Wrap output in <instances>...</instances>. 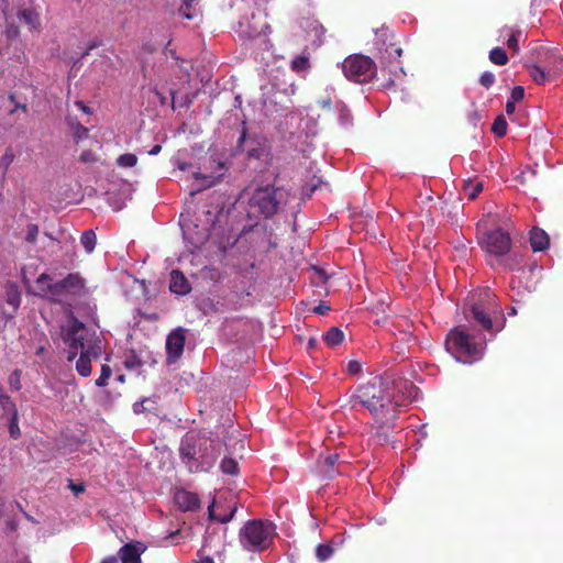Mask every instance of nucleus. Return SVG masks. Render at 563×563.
Instances as JSON below:
<instances>
[{"mask_svg": "<svg viewBox=\"0 0 563 563\" xmlns=\"http://www.w3.org/2000/svg\"><path fill=\"white\" fill-rule=\"evenodd\" d=\"M417 394V387L407 380L374 377L357 386L350 397V405L352 408L364 407L371 412L373 435L379 443H385L396 427L398 408L405 406L406 400L416 399Z\"/></svg>", "mask_w": 563, "mask_h": 563, "instance_id": "f257e3e1", "label": "nucleus"}, {"mask_svg": "<svg viewBox=\"0 0 563 563\" xmlns=\"http://www.w3.org/2000/svg\"><path fill=\"white\" fill-rule=\"evenodd\" d=\"M63 341L68 347L67 361H76V371L87 377L91 374V361L98 360L103 351L102 341L95 331L89 330L85 323L73 318L66 327H63Z\"/></svg>", "mask_w": 563, "mask_h": 563, "instance_id": "f03ea898", "label": "nucleus"}, {"mask_svg": "<svg viewBox=\"0 0 563 563\" xmlns=\"http://www.w3.org/2000/svg\"><path fill=\"white\" fill-rule=\"evenodd\" d=\"M465 317L470 322L489 332L492 336L504 328L503 309L496 295L489 289H484L477 295L470 309L465 311Z\"/></svg>", "mask_w": 563, "mask_h": 563, "instance_id": "7ed1b4c3", "label": "nucleus"}, {"mask_svg": "<svg viewBox=\"0 0 563 563\" xmlns=\"http://www.w3.org/2000/svg\"><path fill=\"white\" fill-rule=\"evenodd\" d=\"M47 274H42L36 279L40 295L58 303L67 302L70 298L84 292L85 280L78 274H68L65 278L51 283Z\"/></svg>", "mask_w": 563, "mask_h": 563, "instance_id": "20e7f679", "label": "nucleus"}, {"mask_svg": "<svg viewBox=\"0 0 563 563\" xmlns=\"http://www.w3.org/2000/svg\"><path fill=\"white\" fill-rule=\"evenodd\" d=\"M288 202V192L272 185L254 190L249 200V217L269 219Z\"/></svg>", "mask_w": 563, "mask_h": 563, "instance_id": "39448f33", "label": "nucleus"}, {"mask_svg": "<svg viewBox=\"0 0 563 563\" xmlns=\"http://www.w3.org/2000/svg\"><path fill=\"white\" fill-rule=\"evenodd\" d=\"M485 340L475 341V338L461 328L450 331L445 340L446 351L457 361L472 364L484 355Z\"/></svg>", "mask_w": 563, "mask_h": 563, "instance_id": "423d86ee", "label": "nucleus"}, {"mask_svg": "<svg viewBox=\"0 0 563 563\" xmlns=\"http://www.w3.org/2000/svg\"><path fill=\"white\" fill-rule=\"evenodd\" d=\"M276 536V527L269 520L252 519L239 531V541L247 552H262L271 547Z\"/></svg>", "mask_w": 563, "mask_h": 563, "instance_id": "0eeeda50", "label": "nucleus"}, {"mask_svg": "<svg viewBox=\"0 0 563 563\" xmlns=\"http://www.w3.org/2000/svg\"><path fill=\"white\" fill-rule=\"evenodd\" d=\"M344 76L355 82H368L375 75V63L364 55H351L342 63Z\"/></svg>", "mask_w": 563, "mask_h": 563, "instance_id": "6e6552de", "label": "nucleus"}, {"mask_svg": "<svg viewBox=\"0 0 563 563\" xmlns=\"http://www.w3.org/2000/svg\"><path fill=\"white\" fill-rule=\"evenodd\" d=\"M482 249L494 257H501L510 251L511 239L507 232L501 229L487 231L479 240Z\"/></svg>", "mask_w": 563, "mask_h": 563, "instance_id": "1a4fd4ad", "label": "nucleus"}, {"mask_svg": "<svg viewBox=\"0 0 563 563\" xmlns=\"http://www.w3.org/2000/svg\"><path fill=\"white\" fill-rule=\"evenodd\" d=\"M203 444H208V439L199 434H187L180 442L179 454L190 472L191 466L199 465Z\"/></svg>", "mask_w": 563, "mask_h": 563, "instance_id": "9d476101", "label": "nucleus"}, {"mask_svg": "<svg viewBox=\"0 0 563 563\" xmlns=\"http://www.w3.org/2000/svg\"><path fill=\"white\" fill-rule=\"evenodd\" d=\"M16 511L22 512L29 521L36 523L35 519L23 510L20 503L14 500H3L0 504V518L10 531H15L18 529L19 522L15 519Z\"/></svg>", "mask_w": 563, "mask_h": 563, "instance_id": "9b49d317", "label": "nucleus"}, {"mask_svg": "<svg viewBox=\"0 0 563 563\" xmlns=\"http://www.w3.org/2000/svg\"><path fill=\"white\" fill-rule=\"evenodd\" d=\"M346 462L340 459L338 453H331L320 456L317 461V472L327 479H332L336 475L343 474L342 466Z\"/></svg>", "mask_w": 563, "mask_h": 563, "instance_id": "f8f14e48", "label": "nucleus"}, {"mask_svg": "<svg viewBox=\"0 0 563 563\" xmlns=\"http://www.w3.org/2000/svg\"><path fill=\"white\" fill-rule=\"evenodd\" d=\"M199 465L191 466V472H208L220 455L221 444L218 441L208 439V444H203Z\"/></svg>", "mask_w": 563, "mask_h": 563, "instance_id": "ddd939ff", "label": "nucleus"}, {"mask_svg": "<svg viewBox=\"0 0 563 563\" xmlns=\"http://www.w3.org/2000/svg\"><path fill=\"white\" fill-rule=\"evenodd\" d=\"M0 406L4 415L10 416L9 421V433L11 438L18 439L21 434L20 428H19V412L15 404L12 401L10 396L3 393L2 388L0 387Z\"/></svg>", "mask_w": 563, "mask_h": 563, "instance_id": "4468645a", "label": "nucleus"}, {"mask_svg": "<svg viewBox=\"0 0 563 563\" xmlns=\"http://www.w3.org/2000/svg\"><path fill=\"white\" fill-rule=\"evenodd\" d=\"M238 151L246 152L249 158L260 159L265 153L264 144L256 137L247 136L245 129L238 141Z\"/></svg>", "mask_w": 563, "mask_h": 563, "instance_id": "2eb2a0df", "label": "nucleus"}, {"mask_svg": "<svg viewBox=\"0 0 563 563\" xmlns=\"http://www.w3.org/2000/svg\"><path fill=\"white\" fill-rule=\"evenodd\" d=\"M185 345V333L183 329L170 332L166 340L167 360L175 363L183 354Z\"/></svg>", "mask_w": 563, "mask_h": 563, "instance_id": "dca6fc26", "label": "nucleus"}, {"mask_svg": "<svg viewBox=\"0 0 563 563\" xmlns=\"http://www.w3.org/2000/svg\"><path fill=\"white\" fill-rule=\"evenodd\" d=\"M238 504L235 501L230 503L224 510V507L220 500H213L208 507V517L210 520L228 523L233 519Z\"/></svg>", "mask_w": 563, "mask_h": 563, "instance_id": "f3484780", "label": "nucleus"}, {"mask_svg": "<svg viewBox=\"0 0 563 563\" xmlns=\"http://www.w3.org/2000/svg\"><path fill=\"white\" fill-rule=\"evenodd\" d=\"M142 542L128 543L120 551L121 563H141V554L145 551Z\"/></svg>", "mask_w": 563, "mask_h": 563, "instance_id": "a211bd4d", "label": "nucleus"}, {"mask_svg": "<svg viewBox=\"0 0 563 563\" xmlns=\"http://www.w3.org/2000/svg\"><path fill=\"white\" fill-rule=\"evenodd\" d=\"M175 503L184 511H194L199 508V498L195 493L179 489L174 496Z\"/></svg>", "mask_w": 563, "mask_h": 563, "instance_id": "6ab92c4d", "label": "nucleus"}, {"mask_svg": "<svg viewBox=\"0 0 563 563\" xmlns=\"http://www.w3.org/2000/svg\"><path fill=\"white\" fill-rule=\"evenodd\" d=\"M216 164V170L211 174H202L196 173L195 178L203 180V187H211L216 184L220 183L224 176V173L228 170V165L225 162L213 161Z\"/></svg>", "mask_w": 563, "mask_h": 563, "instance_id": "aec40b11", "label": "nucleus"}, {"mask_svg": "<svg viewBox=\"0 0 563 563\" xmlns=\"http://www.w3.org/2000/svg\"><path fill=\"white\" fill-rule=\"evenodd\" d=\"M529 241L533 252L545 251L550 245L549 234L538 227L531 229Z\"/></svg>", "mask_w": 563, "mask_h": 563, "instance_id": "412c9836", "label": "nucleus"}, {"mask_svg": "<svg viewBox=\"0 0 563 563\" xmlns=\"http://www.w3.org/2000/svg\"><path fill=\"white\" fill-rule=\"evenodd\" d=\"M169 289L177 295H187L191 287L185 275L180 271L174 269L170 273Z\"/></svg>", "mask_w": 563, "mask_h": 563, "instance_id": "4be33fe9", "label": "nucleus"}, {"mask_svg": "<svg viewBox=\"0 0 563 563\" xmlns=\"http://www.w3.org/2000/svg\"><path fill=\"white\" fill-rule=\"evenodd\" d=\"M544 65L548 69V75L552 77L558 76L563 71V55L559 51H551L545 56Z\"/></svg>", "mask_w": 563, "mask_h": 563, "instance_id": "5701e85b", "label": "nucleus"}, {"mask_svg": "<svg viewBox=\"0 0 563 563\" xmlns=\"http://www.w3.org/2000/svg\"><path fill=\"white\" fill-rule=\"evenodd\" d=\"M18 18L20 22L27 25L31 30H35L40 25L38 14L32 9H23L19 12Z\"/></svg>", "mask_w": 563, "mask_h": 563, "instance_id": "b1692460", "label": "nucleus"}, {"mask_svg": "<svg viewBox=\"0 0 563 563\" xmlns=\"http://www.w3.org/2000/svg\"><path fill=\"white\" fill-rule=\"evenodd\" d=\"M330 347L341 344L344 340V333L339 328H331L323 336Z\"/></svg>", "mask_w": 563, "mask_h": 563, "instance_id": "393cba45", "label": "nucleus"}, {"mask_svg": "<svg viewBox=\"0 0 563 563\" xmlns=\"http://www.w3.org/2000/svg\"><path fill=\"white\" fill-rule=\"evenodd\" d=\"M510 32L509 38L507 40V46L514 52H519V36L521 35L520 30H512L508 26H504L499 30L500 34Z\"/></svg>", "mask_w": 563, "mask_h": 563, "instance_id": "a878e982", "label": "nucleus"}, {"mask_svg": "<svg viewBox=\"0 0 563 563\" xmlns=\"http://www.w3.org/2000/svg\"><path fill=\"white\" fill-rule=\"evenodd\" d=\"M489 60L498 66H504L508 63L509 58L506 51L499 46L494 47L489 52Z\"/></svg>", "mask_w": 563, "mask_h": 563, "instance_id": "bb28decb", "label": "nucleus"}, {"mask_svg": "<svg viewBox=\"0 0 563 563\" xmlns=\"http://www.w3.org/2000/svg\"><path fill=\"white\" fill-rule=\"evenodd\" d=\"M530 77L534 82L541 85L548 81L550 78H553L551 75H548V69L545 66L542 68L538 65H534L530 69Z\"/></svg>", "mask_w": 563, "mask_h": 563, "instance_id": "cd10ccee", "label": "nucleus"}, {"mask_svg": "<svg viewBox=\"0 0 563 563\" xmlns=\"http://www.w3.org/2000/svg\"><path fill=\"white\" fill-rule=\"evenodd\" d=\"M80 242L87 253H91L97 243L96 233L92 230H86L80 238Z\"/></svg>", "mask_w": 563, "mask_h": 563, "instance_id": "c85d7f7f", "label": "nucleus"}, {"mask_svg": "<svg viewBox=\"0 0 563 563\" xmlns=\"http://www.w3.org/2000/svg\"><path fill=\"white\" fill-rule=\"evenodd\" d=\"M14 153L11 147H8L4 154L0 158V172L2 174V177L7 175V172L10 167V165L14 161Z\"/></svg>", "mask_w": 563, "mask_h": 563, "instance_id": "c756f323", "label": "nucleus"}, {"mask_svg": "<svg viewBox=\"0 0 563 563\" xmlns=\"http://www.w3.org/2000/svg\"><path fill=\"white\" fill-rule=\"evenodd\" d=\"M492 131L496 136H504L507 133V121L503 114L498 115L492 126Z\"/></svg>", "mask_w": 563, "mask_h": 563, "instance_id": "7c9ffc66", "label": "nucleus"}, {"mask_svg": "<svg viewBox=\"0 0 563 563\" xmlns=\"http://www.w3.org/2000/svg\"><path fill=\"white\" fill-rule=\"evenodd\" d=\"M220 467L224 474H229V475H235V474H238V471H239L238 462L231 457H224L221 461Z\"/></svg>", "mask_w": 563, "mask_h": 563, "instance_id": "2f4dec72", "label": "nucleus"}, {"mask_svg": "<svg viewBox=\"0 0 563 563\" xmlns=\"http://www.w3.org/2000/svg\"><path fill=\"white\" fill-rule=\"evenodd\" d=\"M333 548L330 544H319L316 549V556L318 561L324 562L331 558Z\"/></svg>", "mask_w": 563, "mask_h": 563, "instance_id": "473e14b6", "label": "nucleus"}, {"mask_svg": "<svg viewBox=\"0 0 563 563\" xmlns=\"http://www.w3.org/2000/svg\"><path fill=\"white\" fill-rule=\"evenodd\" d=\"M117 163L121 167H133L137 163V157L132 153H125L118 157Z\"/></svg>", "mask_w": 563, "mask_h": 563, "instance_id": "72a5a7b5", "label": "nucleus"}, {"mask_svg": "<svg viewBox=\"0 0 563 563\" xmlns=\"http://www.w3.org/2000/svg\"><path fill=\"white\" fill-rule=\"evenodd\" d=\"M89 135V130L81 125L80 123H76L73 125V136L74 140L78 143L82 140H86Z\"/></svg>", "mask_w": 563, "mask_h": 563, "instance_id": "f704fd0d", "label": "nucleus"}, {"mask_svg": "<svg viewBox=\"0 0 563 563\" xmlns=\"http://www.w3.org/2000/svg\"><path fill=\"white\" fill-rule=\"evenodd\" d=\"M38 232H40V229H38L37 224H35V223L27 224L26 234L24 238L25 242L34 244L37 240Z\"/></svg>", "mask_w": 563, "mask_h": 563, "instance_id": "c9c22d12", "label": "nucleus"}, {"mask_svg": "<svg viewBox=\"0 0 563 563\" xmlns=\"http://www.w3.org/2000/svg\"><path fill=\"white\" fill-rule=\"evenodd\" d=\"M291 67L296 71L306 70L309 67V58L306 56H297L291 62Z\"/></svg>", "mask_w": 563, "mask_h": 563, "instance_id": "e433bc0d", "label": "nucleus"}, {"mask_svg": "<svg viewBox=\"0 0 563 563\" xmlns=\"http://www.w3.org/2000/svg\"><path fill=\"white\" fill-rule=\"evenodd\" d=\"M111 374H112V371H111L110 366L102 365L101 374H100L99 378L96 379V385L98 387H104L108 384V379L111 376Z\"/></svg>", "mask_w": 563, "mask_h": 563, "instance_id": "4c0bfd02", "label": "nucleus"}, {"mask_svg": "<svg viewBox=\"0 0 563 563\" xmlns=\"http://www.w3.org/2000/svg\"><path fill=\"white\" fill-rule=\"evenodd\" d=\"M464 190L471 199H474L483 190V185L481 183H467L464 187Z\"/></svg>", "mask_w": 563, "mask_h": 563, "instance_id": "58836bf2", "label": "nucleus"}, {"mask_svg": "<svg viewBox=\"0 0 563 563\" xmlns=\"http://www.w3.org/2000/svg\"><path fill=\"white\" fill-rule=\"evenodd\" d=\"M268 30L269 25L267 23H264L261 29L250 25V31H247L245 34L249 38H255L262 34H266Z\"/></svg>", "mask_w": 563, "mask_h": 563, "instance_id": "ea45409f", "label": "nucleus"}, {"mask_svg": "<svg viewBox=\"0 0 563 563\" xmlns=\"http://www.w3.org/2000/svg\"><path fill=\"white\" fill-rule=\"evenodd\" d=\"M313 273H314V276H313V283L317 284V285H320V284H325L329 276L327 275V273L322 269V268H319V267H313Z\"/></svg>", "mask_w": 563, "mask_h": 563, "instance_id": "a19ab883", "label": "nucleus"}, {"mask_svg": "<svg viewBox=\"0 0 563 563\" xmlns=\"http://www.w3.org/2000/svg\"><path fill=\"white\" fill-rule=\"evenodd\" d=\"M479 82L485 88H490L495 82V75L492 71H484L479 78Z\"/></svg>", "mask_w": 563, "mask_h": 563, "instance_id": "79ce46f5", "label": "nucleus"}, {"mask_svg": "<svg viewBox=\"0 0 563 563\" xmlns=\"http://www.w3.org/2000/svg\"><path fill=\"white\" fill-rule=\"evenodd\" d=\"M20 301L21 298L16 290L11 289L7 292V302L10 306H12L13 308H18L20 306Z\"/></svg>", "mask_w": 563, "mask_h": 563, "instance_id": "37998d69", "label": "nucleus"}, {"mask_svg": "<svg viewBox=\"0 0 563 563\" xmlns=\"http://www.w3.org/2000/svg\"><path fill=\"white\" fill-rule=\"evenodd\" d=\"M145 404H153V401L150 398H144L141 401H136L133 405V411L139 415V413H142L144 411L152 410V408L145 407Z\"/></svg>", "mask_w": 563, "mask_h": 563, "instance_id": "c03bdc74", "label": "nucleus"}, {"mask_svg": "<svg viewBox=\"0 0 563 563\" xmlns=\"http://www.w3.org/2000/svg\"><path fill=\"white\" fill-rule=\"evenodd\" d=\"M20 375H21L20 371L15 369L9 376V385H10L11 389L19 390L21 388Z\"/></svg>", "mask_w": 563, "mask_h": 563, "instance_id": "a18cd8bd", "label": "nucleus"}, {"mask_svg": "<svg viewBox=\"0 0 563 563\" xmlns=\"http://www.w3.org/2000/svg\"><path fill=\"white\" fill-rule=\"evenodd\" d=\"M340 122L342 125H349L351 123V115L349 110L345 108L344 104H340Z\"/></svg>", "mask_w": 563, "mask_h": 563, "instance_id": "49530a36", "label": "nucleus"}, {"mask_svg": "<svg viewBox=\"0 0 563 563\" xmlns=\"http://www.w3.org/2000/svg\"><path fill=\"white\" fill-rule=\"evenodd\" d=\"M523 97H525V89H523V87L516 86L512 89V91H511L509 100H511L514 102H518V101H521L523 99Z\"/></svg>", "mask_w": 563, "mask_h": 563, "instance_id": "de8ad7c7", "label": "nucleus"}, {"mask_svg": "<svg viewBox=\"0 0 563 563\" xmlns=\"http://www.w3.org/2000/svg\"><path fill=\"white\" fill-rule=\"evenodd\" d=\"M79 159L82 162V163H93L97 161V157H96V154L92 152V151H84L81 154H80V157Z\"/></svg>", "mask_w": 563, "mask_h": 563, "instance_id": "09e8293b", "label": "nucleus"}, {"mask_svg": "<svg viewBox=\"0 0 563 563\" xmlns=\"http://www.w3.org/2000/svg\"><path fill=\"white\" fill-rule=\"evenodd\" d=\"M362 365L357 361H350L347 364V372L352 375H356L361 372Z\"/></svg>", "mask_w": 563, "mask_h": 563, "instance_id": "8fccbe9b", "label": "nucleus"}, {"mask_svg": "<svg viewBox=\"0 0 563 563\" xmlns=\"http://www.w3.org/2000/svg\"><path fill=\"white\" fill-rule=\"evenodd\" d=\"M330 310V307L329 306H325V305H319L314 308V312L319 313V314H324L325 312H328Z\"/></svg>", "mask_w": 563, "mask_h": 563, "instance_id": "3c124183", "label": "nucleus"}, {"mask_svg": "<svg viewBox=\"0 0 563 563\" xmlns=\"http://www.w3.org/2000/svg\"><path fill=\"white\" fill-rule=\"evenodd\" d=\"M516 102L511 101V100H508L507 103H506V112L508 114H512L516 110V107H515Z\"/></svg>", "mask_w": 563, "mask_h": 563, "instance_id": "603ef678", "label": "nucleus"}, {"mask_svg": "<svg viewBox=\"0 0 563 563\" xmlns=\"http://www.w3.org/2000/svg\"><path fill=\"white\" fill-rule=\"evenodd\" d=\"M69 487H70V488H71L76 494L84 492V486H81V485H76V484H74L73 482H70Z\"/></svg>", "mask_w": 563, "mask_h": 563, "instance_id": "864d4df0", "label": "nucleus"}, {"mask_svg": "<svg viewBox=\"0 0 563 563\" xmlns=\"http://www.w3.org/2000/svg\"><path fill=\"white\" fill-rule=\"evenodd\" d=\"M101 563H119V559L117 556H108L104 558Z\"/></svg>", "mask_w": 563, "mask_h": 563, "instance_id": "5fc2aeb1", "label": "nucleus"}, {"mask_svg": "<svg viewBox=\"0 0 563 563\" xmlns=\"http://www.w3.org/2000/svg\"><path fill=\"white\" fill-rule=\"evenodd\" d=\"M161 151H162V146H161V145H154V146L148 151V154H150V155H157Z\"/></svg>", "mask_w": 563, "mask_h": 563, "instance_id": "6e6d98bb", "label": "nucleus"}, {"mask_svg": "<svg viewBox=\"0 0 563 563\" xmlns=\"http://www.w3.org/2000/svg\"><path fill=\"white\" fill-rule=\"evenodd\" d=\"M318 341L314 338H310L308 341V350H313L317 346Z\"/></svg>", "mask_w": 563, "mask_h": 563, "instance_id": "4d7b16f0", "label": "nucleus"}, {"mask_svg": "<svg viewBox=\"0 0 563 563\" xmlns=\"http://www.w3.org/2000/svg\"><path fill=\"white\" fill-rule=\"evenodd\" d=\"M76 104L86 113H90L89 108L81 101H77Z\"/></svg>", "mask_w": 563, "mask_h": 563, "instance_id": "13d9d810", "label": "nucleus"}, {"mask_svg": "<svg viewBox=\"0 0 563 563\" xmlns=\"http://www.w3.org/2000/svg\"><path fill=\"white\" fill-rule=\"evenodd\" d=\"M320 104L322 108H330L331 100L330 99H323L320 101Z\"/></svg>", "mask_w": 563, "mask_h": 563, "instance_id": "bf43d9fd", "label": "nucleus"}, {"mask_svg": "<svg viewBox=\"0 0 563 563\" xmlns=\"http://www.w3.org/2000/svg\"><path fill=\"white\" fill-rule=\"evenodd\" d=\"M177 167L180 169V170H187L189 167H190V164L188 163H179L177 165Z\"/></svg>", "mask_w": 563, "mask_h": 563, "instance_id": "052dcab7", "label": "nucleus"}, {"mask_svg": "<svg viewBox=\"0 0 563 563\" xmlns=\"http://www.w3.org/2000/svg\"><path fill=\"white\" fill-rule=\"evenodd\" d=\"M18 29L16 27H10L8 29L9 36H16L18 35Z\"/></svg>", "mask_w": 563, "mask_h": 563, "instance_id": "680f3d73", "label": "nucleus"}, {"mask_svg": "<svg viewBox=\"0 0 563 563\" xmlns=\"http://www.w3.org/2000/svg\"><path fill=\"white\" fill-rule=\"evenodd\" d=\"M393 53L395 57H400L402 54V49L400 47L393 48Z\"/></svg>", "mask_w": 563, "mask_h": 563, "instance_id": "e2e57ef3", "label": "nucleus"}, {"mask_svg": "<svg viewBox=\"0 0 563 563\" xmlns=\"http://www.w3.org/2000/svg\"><path fill=\"white\" fill-rule=\"evenodd\" d=\"M197 563H214V562L211 558L206 556V558L200 559V561Z\"/></svg>", "mask_w": 563, "mask_h": 563, "instance_id": "0e129e2a", "label": "nucleus"}, {"mask_svg": "<svg viewBox=\"0 0 563 563\" xmlns=\"http://www.w3.org/2000/svg\"><path fill=\"white\" fill-rule=\"evenodd\" d=\"M44 352H45V347H44V346H40V347L36 350L35 354H36L37 356H42V355L44 354Z\"/></svg>", "mask_w": 563, "mask_h": 563, "instance_id": "69168bd1", "label": "nucleus"}, {"mask_svg": "<svg viewBox=\"0 0 563 563\" xmlns=\"http://www.w3.org/2000/svg\"><path fill=\"white\" fill-rule=\"evenodd\" d=\"M18 108H21L23 111H26V106L25 104H16V107L10 111V113H13Z\"/></svg>", "mask_w": 563, "mask_h": 563, "instance_id": "338daca9", "label": "nucleus"}, {"mask_svg": "<svg viewBox=\"0 0 563 563\" xmlns=\"http://www.w3.org/2000/svg\"><path fill=\"white\" fill-rule=\"evenodd\" d=\"M516 313H517V310H516V308L512 307L509 311V314L515 316Z\"/></svg>", "mask_w": 563, "mask_h": 563, "instance_id": "774afa93", "label": "nucleus"}]
</instances>
